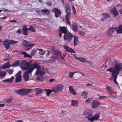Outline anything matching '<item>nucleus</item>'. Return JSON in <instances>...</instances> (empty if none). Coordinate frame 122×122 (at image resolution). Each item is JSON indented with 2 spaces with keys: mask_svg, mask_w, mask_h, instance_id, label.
<instances>
[{
  "mask_svg": "<svg viewBox=\"0 0 122 122\" xmlns=\"http://www.w3.org/2000/svg\"><path fill=\"white\" fill-rule=\"evenodd\" d=\"M115 62L114 67L109 68L107 70L112 73V77L110 78V80H111L113 78L114 83L115 84L118 85V83L116 81V79L120 71H122V63L116 60H115Z\"/></svg>",
  "mask_w": 122,
  "mask_h": 122,
  "instance_id": "obj_1",
  "label": "nucleus"
},
{
  "mask_svg": "<svg viewBox=\"0 0 122 122\" xmlns=\"http://www.w3.org/2000/svg\"><path fill=\"white\" fill-rule=\"evenodd\" d=\"M35 68L37 69L35 73V74L36 75L42 76L46 73L45 67L43 66H41L38 63L36 62H34L31 65L29 70V72H32Z\"/></svg>",
  "mask_w": 122,
  "mask_h": 122,
  "instance_id": "obj_2",
  "label": "nucleus"
},
{
  "mask_svg": "<svg viewBox=\"0 0 122 122\" xmlns=\"http://www.w3.org/2000/svg\"><path fill=\"white\" fill-rule=\"evenodd\" d=\"M65 8L66 14V15L65 18L67 23L70 25H71V24L70 21V16L71 15V10L70 7L68 3L66 4Z\"/></svg>",
  "mask_w": 122,
  "mask_h": 122,
  "instance_id": "obj_3",
  "label": "nucleus"
},
{
  "mask_svg": "<svg viewBox=\"0 0 122 122\" xmlns=\"http://www.w3.org/2000/svg\"><path fill=\"white\" fill-rule=\"evenodd\" d=\"M32 61H30L29 62L23 60L21 61L20 66L21 69L23 71L29 70L30 66L32 64Z\"/></svg>",
  "mask_w": 122,
  "mask_h": 122,
  "instance_id": "obj_4",
  "label": "nucleus"
},
{
  "mask_svg": "<svg viewBox=\"0 0 122 122\" xmlns=\"http://www.w3.org/2000/svg\"><path fill=\"white\" fill-rule=\"evenodd\" d=\"M86 115V118L92 122L94 121H97L100 117L99 114H96L94 116H93L92 113L90 112H88Z\"/></svg>",
  "mask_w": 122,
  "mask_h": 122,
  "instance_id": "obj_5",
  "label": "nucleus"
},
{
  "mask_svg": "<svg viewBox=\"0 0 122 122\" xmlns=\"http://www.w3.org/2000/svg\"><path fill=\"white\" fill-rule=\"evenodd\" d=\"M31 89H22L16 91L17 93L21 96L24 95L27 93L31 92Z\"/></svg>",
  "mask_w": 122,
  "mask_h": 122,
  "instance_id": "obj_6",
  "label": "nucleus"
},
{
  "mask_svg": "<svg viewBox=\"0 0 122 122\" xmlns=\"http://www.w3.org/2000/svg\"><path fill=\"white\" fill-rule=\"evenodd\" d=\"M74 37L73 35L70 32H68L66 33L64 36V39L70 42L71 40Z\"/></svg>",
  "mask_w": 122,
  "mask_h": 122,
  "instance_id": "obj_7",
  "label": "nucleus"
},
{
  "mask_svg": "<svg viewBox=\"0 0 122 122\" xmlns=\"http://www.w3.org/2000/svg\"><path fill=\"white\" fill-rule=\"evenodd\" d=\"M63 86L62 84H58L55 87L53 88V91L55 93L61 90L63 88Z\"/></svg>",
  "mask_w": 122,
  "mask_h": 122,
  "instance_id": "obj_8",
  "label": "nucleus"
},
{
  "mask_svg": "<svg viewBox=\"0 0 122 122\" xmlns=\"http://www.w3.org/2000/svg\"><path fill=\"white\" fill-rule=\"evenodd\" d=\"M21 71L18 72L15 75V82L16 83L21 82Z\"/></svg>",
  "mask_w": 122,
  "mask_h": 122,
  "instance_id": "obj_9",
  "label": "nucleus"
},
{
  "mask_svg": "<svg viewBox=\"0 0 122 122\" xmlns=\"http://www.w3.org/2000/svg\"><path fill=\"white\" fill-rule=\"evenodd\" d=\"M52 11L55 13V16L56 17H58L59 15H61V11L56 8H55L52 9Z\"/></svg>",
  "mask_w": 122,
  "mask_h": 122,
  "instance_id": "obj_10",
  "label": "nucleus"
},
{
  "mask_svg": "<svg viewBox=\"0 0 122 122\" xmlns=\"http://www.w3.org/2000/svg\"><path fill=\"white\" fill-rule=\"evenodd\" d=\"M30 66L29 67V70H28V71H25L23 74V76L24 78L25 81H28L29 78V74H30L32 72H29V70H30Z\"/></svg>",
  "mask_w": 122,
  "mask_h": 122,
  "instance_id": "obj_11",
  "label": "nucleus"
},
{
  "mask_svg": "<svg viewBox=\"0 0 122 122\" xmlns=\"http://www.w3.org/2000/svg\"><path fill=\"white\" fill-rule=\"evenodd\" d=\"M100 104L99 101L95 100H94L92 104V107L93 109L97 108L99 106Z\"/></svg>",
  "mask_w": 122,
  "mask_h": 122,
  "instance_id": "obj_12",
  "label": "nucleus"
},
{
  "mask_svg": "<svg viewBox=\"0 0 122 122\" xmlns=\"http://www.w3.org/2000/svg\"><path fill=\"white\" fill-rule=\"evenodd\" d=\"M51 49L54 55L57 56H62L61 53L60 51L58 50L55 49L54 47H52Z\"/></svg>",
  "mask_w": 122,
  "mask_h": 122,
  "instance_id": "obj_13",
  "label": "nucleus"
},
{
  "mask_svg": "<svg viewBox=\"0 0 122 122\" xmlns=\"http://www.w3.org/2000/svg\"><path fill=\"white\" fill-rule=\"evenodd\" d=\"M3 44L6 49H9L10 48V43L9 40H5L3 42Z\"/></svg>",
  "mask_w": 122,
  "mask_h": 122,
  "instance_id": "obj_14",
  "label": "nucleus"
},
{
  "mask_svg": "<svg viewBox=\"0 0 122 122\" xmlns=\"http://www.w3.org/2000/svg\"><path fill=\"white\" fill-rule=\"evenodd\" d=\"M106 89L108 91V94L110 95H112L114 94V91L113 89L111 87L107 85L106 86Z\"/></svg>",
  "mask_w": 122,
  "mask_h": 122,
  "instance_id": "obj_15",
  "label": "nucleus"
},
{
  "mask_svg": "<svg viewBox=\"0 0 122 122\" xmlns=\"http://www.w3.org/2000/svg\"><path fill=\"white\" fill-rule=\"evenodd\" d=\"M10 66V61H9L6 63H5L4 64L1 66L0 68L2 69H5L9 67Z\"/></svg>",
  "mask_w": 122,
  "mask_h": 122,
  "instance_id": "obj_16",
  "label": "nucleus"
},
{
  "mask_svg": "<svg viewBox=\"0 0 122 122\" xmlns=\"http://www.w3.org/2000/svg\"><path fill=\"white\" fill-rule=\"evenodd\" d=\"M115 29L117 33H122V25H119L117 27H115Z\"/></svg>",
  "mask_w": 122,
  "mask_h": 122,
  "instance_id": "obj_17",
  "label": "nucleus"
},
{
  "mask_svg": "<svg viewBox=\"0 0 122 122\" xmlns=\"http://www.w3.org/2000/svg\"><path fill=\"white\" fill-rule=\"evenodd\" d=\"M110 12L115 16H117L119 15V13L115 7L110 9Z\"/></svg>",
  "mask_w": 122,
  "mask_h": 122,
  "instance_id": "obj_18",
  "label": "nucleus"
},
{
  "mask_svg": "<svg viewBox=\"0 0 122 122\" xmlns=\"http://www.w3.org/2000/svg\"><path fill=\"white\" fill-rule=\"evenodd\" d=\"M64 48L67 52L73 53H76L75 51L74 50L68 46H64Z\"/></svg>",
  "mask_w": 122,
  "mask_h": 122,
  "instance_id": "obj_19",
  "label": "nucleus"
},
{
  "mask_svg": "<svg viewBox=\"0 0 122 122\" xmlns=\"http://www.w3.org/2000/svg\"><path fill=\"white\" fill-rule=\"evenodd\" d=\"M110 16V15L108 13H103L102 16V18L101 19V21H103L105 19L109 17Z\"/></svg>",
  "mask_w": 122,
  "mask_h": 122,
  "instance_id": "obj_20",
  "label": "nucleus"
},
{
  "mask_svg": "<svg viewBox=\"0 0 122 122\" xmlns=\"http://www.w3.org/2000/svg\"><path fill=\"white\" fill-rule=\"evenodd\" d=\"M59 31H60V32H61V33H64V34H65L66 33L68 32L67 31L66 28L64 26L62 27L61 26L60 28Z\"/></svg>",
  "mask_w": 122,
  "mask_h": 122,
  "instance_id": "obj_21",
  "label": "nucleus"
},
{
  "mask_svg": "<svg viewBox=\"0 0 122 122\" xmlns=\"http://www.w3.org/2000/svg\"><path fill=\"white\" fill-rule=\"evenodd\" d=\"M116 31L115 29V27L113 28L112 27H110L107 31L108 35H112L113 32Z\"/></svg>",
  "mask_w": 122,
  "mask_h": 122,
  "instance_id": "obj_22",
  "label": "nucleus"
},
{
  "mask_svg": "<svg viewBox=\"0 0 122 122\" xmlns=\"http://www.w3.org/2000/svg\"><path fill=\"white\" fill-rule=\"evenodd\" d=\"M50 10H41V13L44 15H48L50 14Z\"/></svg>",
  "mask_w": 122,
  "mask_h": 122,
  "instance_id": "obj_23",
  "label": "nucleus"
},
{
  "mask_svg": "<svg viewBox=\"0 0 122 122\" xmlns=\"http://www.w3.org/2000/svg\"><path fill=\"white\" fill-rule=\"evenodd\" d=\"M28 29L26 26H24L23 27L22 32L24 35H28Z\"/></svg>",
  "mask_w": 122,
  "mask_h": 122,
  "instance_id": "obj_24",
  "label": "nucleus"
},
{
  "mask_svg": "<svg viewBox=\"0 0 122 122\" xmlns=\"http://www.w3.org/2000/svg\"><path fill=\"white\" fill-rule=\"evenodd\" d=\"M73 37H74L73 44L74 46H75L78 44L79 42V41L78 40V37L77 36H75Z\"/></svg>",
  "mask_w": 122,
  "mask_h": 122,
  "instance_id": "obj_25",
  "label": "nucleus"
},
{
  "mask_svg": "<svg viewBox=\"0 0 122 122\" xmlns=\"http://www.w3.org/2000/svg\"><path fill=\"white\" fill-rule=\"evenodd\" d=\"M14 78V76H12L10 78L7 79H6L4 80L3 82H5L7 83H11L13 81Z\"/></svg>",
  "mask_w": 122,
  "mask_h": 122,
  "instance_id": "obj_26",
  "label": "nucleus"
},
{
  "mask_svg": "<svg viewBox=\"0 0 122 122\" xmlns=\"http://www.w3.org/2000/svg\"><path fill=\"white\" fill-rule=\"evenodd\" d=\"M69 91L73 95H75L76 93V92L75 91L74 89L72 86H70L69 87Z\"/></svg>",
  "mask_w": 122,
  "mask_h": 122,
  "instance_id": "obj_27",
  "label": "nucleus"
},
{
  "mask_svg": "<svg viewBox=\"0 0 122 122\" xmlns=\"http://www.w3.org/2000/svg\"><path fill=\"white\" fill-rule=\"evenodd\" d=\"M35 45V44H34L29 42L28 45L27 47L28 48L26 49V51H27L31 49Z\"/></svg>",
  "mask_w": 122,
  "mask_h": 122,
  "instance_id": "obj_28",
  "label": "nucleus"
},
{
  "mask_svg": "<svg viewBox=\"0 0 122 122\" xmlns=\"http://www.w3.org/2000/svg\"><path fill=\"white\" fill-rule=\"evenodd\" d=\"M44 90L46 91V95L49 96L51 93L53 92V88H52V90L50 89H44Z\"/></svg>",
  "mask_w": 122,
  "mask_h": 122,
  "instance_id": "obj_29",
  "label": "nucleus"
},
{
  "mask_svg": "<svg viewBox=\"0 0 122 122\" xmlns=\"http://www.w3.org/2000/svg\"><path fill=\"white\" fill-rule=\"evenodd\" d=\"M72 103L71 105L72 106H74L76 107L78 106V102L76 100H72Z\"/></svg>",
  "mask_w": 122,
  "mask_h": 122,
  "instance_id": "obj_30",
  "label": "nucleus"
},
{
  "mask_svg": "<svg viewBox=\"0 0 122 122\" xmlns=\"http://www.w3.org/2000/svg\"><path fill=\"white\" fill-rule=\"evenodd\" d=\"M78 60L82 62L85 63L87 61V59L85 57H79Z\"/></svg>",
  "mask_w": 122,
  "mask_h": 122,
  "instance_id": "obj_31",
  "label": "nucleus"
},
{
  "mask_svg": "<svg viewBox=\"0 0 122 122\" xmlns=\"http://www.w3.org/2000/svg\"><path fill=\"white\" fill-rule=\"evenodd\" d=\"M20 65V63L19 60H17L15 62L14 64L11 65V66H17Z\"/></svg>",
  "mask_w": 122,
  "mask_h": 122,
  "instance_id": "obj_32",
  "label": "nucleus"
},
{
  "mask_svg": "<svg viewBox=\"0 0 122 122\" xmlns=\"http://www.w3.org/2000/svg\"><path fill=\"white\" fill-rule=\"evenodd\" d=\"M21 53L24 55L25 57H28L29 58H31L32 56L29 54L25 52H22Z\"/></svg>",
  "mask_w": 122,
  "mask_h": 122,
  "instance_id": "obj_33",
  "label": "nucleus"
},
{
  "mask_svg": "<svg viewBox=\"0 0 122 122\" xmlns=\"http://www.w3.org/2000/svg\"><path fill=\"white\" fill-rule=\"evenodd\" d=\"M73 30L75 32H76L77 31V25L75 23H73L72 24Z\"/></svg>",
  "mask_w": 122,
  "mask_h": 122,
  "instance_id": "obj_34",
  "label": "nucleus"
},
{
  "mask_svg": "<svg viewBox=\"0 0 122 122\" xmlns=\"http://www.w3.org/2000/svg\"><path fill=\"white\" fill-rule=\"evenodd\" d=\"M29 42L26 40H24L22 42V45L25 47H27L28 45Z\"/></svg>",
  "mask_w": 122,
  "mask_h": 122,
  "instance_id": "obj_35",
  "label": "nucleus"
},
{
  "mask_svg": "<svg viewBox=\"0 0 122 122\" xmlns=\"http://www.w3.org/2000/svg\"><path fill=\"white\" fill-rule=\"evenodd\" d=\"M6 72L4 71H1L0 70V78L3 77L5 76Z\"/></svg>",
  "mask_w": 122,
  "mask_h": 122,
  "instance_id": "obj_36",
  "label": "nucleus"
},
{
  "mask_svg": "<svg viewBox=\"0 0 122 122\" xmlns=\"http://www.w3.org/2000/svg\"><path fill=\"white\" fill-rule=\"evenodd\" d=\"M37 49L39 51V52H38V53L40 55H43L45 53V52L44 51L41 49H39L37 48Z\"/></svg>",
  "mask_w": 122,
  "mask_h": 122,
  "instance_id": "obj_37",
  "label": "nucleus"
},
{
  "mask_svg": "<svg viewBox=\"0 0 122 122\" xmlns=\"http://www.w3.org/2000/svg\"><path fill=\"white\" fill-rule=\"evenodd\" d=\"M36 91V93L37 94H39V93H41L43 91L42 89L39 88H36L35 89Z\"/></svg>",
  "mask_w": 122,
  "mask_h": 122,
  "instance_id": "obj_38",
  "label": "nucleus"
},
{
  "mask_svg": "<svg viewBox=\"0 0 122 122\" xmlns=\"http://www.w3.org/2000/svg\"><path fill=\"white\" fill-rule=\"evenodd\" d=\"M36 79L38 81H43L44 80L42 77L40 76H37L36 78Z\"/></svg>",
  "mask_w": 122,
  "mask_h": 122,
  "instance_id": "obj_39",
  "label": "nucleus"
},
{
  "mask_svg": "<svg viewBox=\"0 0 122 122\" xmlns=\"http://www.w3.org/2000/svg\"><path fill=\"white\" fill-rule=\"evenodd\" d=\"M28 30L32 32H35L36 31V30L34 29V27L32 26H30L28 29Z\"/></svg>",
  "mask_w": 122,
  "mask_h": 122,
  "instance_id": "obj_40",
  "label": "nucleus"
},
{
  "mask_svg": "<svg viewBox=\"0 0 122 122\" xmlns=\"http://www.w3.org/2000/svg\"><path fill=\"white\" fill-rule=\"evenodd\" d=\"M76 73H77L76 71L75 72H71L69 74L68 77L70 78H72L73 77L74 74Z\"/></svg>",
  "mask_w": 122,
  "mask_h": 122,
  "instance_id": "obj_41",
  "label": "nucleus"
},
{
  "mask_svg": "<svg viewBox=\"0 0 122 122\" xmlns=\"http://www.w3.org/2000/svg\"><path fill=\"white\" fill-rule=\"evenodd\" d=\"M93 100V99L92 98H88L87 100H86L85 102V103L87 102L88 103H89L90 102L92 101Z\"/></svg>",
  "mask_w": 122,
  "mask_h": 122,
  "instance_id": "obj_42",
  "label": "nucleus"
},
{
  "mask_svg": "<svg viewBox=\"0 0 122 122\" xmlns=\"http://www.w3.org/2000/svg\"><path fill=\"white\" fill-rule=\"evenodd\" d=\"M46 4L49 6H51L52 5L51 2L50 1H48L46 2Z\"/></svg>",
  "mask_w": 122,
  "mask_h": 122,
  "instance_id": "obj_43",
  "label": "nucleus"
},
{
  "mask_svg": "<svg viewBox=\"0 0 122 122\" xmlns=\"http://www.w3.org/2000/svg\"><path fill=\"white\" fill-rule=\"evenodd\" d=\"M37 51L36 50H33L32 52L30 54V56H33L35 55L36 53V52Z\"/></svg>",
  "mask_w": 122,
  "mask_h": 122,
  "instance_id": "obj_44",
  "label": "nucleus"
},
{
  "mask_svg": "<svg viewBox=\"0 0 122 122\" xmlns=\"http://www.w3.org/2000/svg\"><path fill=\"white\" fill-rule=\"evenodd\" d=\"M12 101V99L11 98H8L5 100V101L6 103H10Z\"/></svg>",
  "mask_w": 122,
  "mask_h": 122,
  "instance_id": "obj_45",
  "label": "nucleus"
},
{
  "mask_svg": "<svg viewBox=\"0 0 122 122\" xmlns=\"http://www.w3.org/2000/svg\"><path fill=\"white\" fill-rule=\"evenodd\" d=\"M9 41L10 42V44H16L17 42V41H14L9 40Z\"/></svg>",
  "mask_w": 122,
  "mask_h": 122,
  "instance_id": "obj_46",
  "label": "nucleus"
},
{
  "mask_svg": "<svg viewBox=\"0 0 122 122\" xmlns=\"http://www.w3.org/2000/svg\"><path fill=\"white\" fill-rule=\"evenodd\" d=\"M99 96V99H103V98H106L108 97H107L106 96H100L99 95H98Z\"/></svg>",
  "mask_w": 122,
  "mask_h": 122,
  "instance_id": "obj_47",
  "label": "nucleus"
},
{
  "mask_svg": "<svg viewBox=\"0 0 122 122\" xmlns=\"http://www.w3.org/2000/svg\"><path fill=\"white\" fill-rule=\"evenodd\" d=\"M13 71L14 70L12 69H9L7 71V72L10 74H12Z\"/></svg>",
  "mask_w": 122,
  "mask_h": 122,
  "instance_id": "obj_48",
  "label": "nucleus"
},
{
  "mask_svg": "<svg viewBox=\"0 0 122 122\" xmlns=\"http://www.w3.org/2000/svg\"><path fill=\"white\" fill-rule=\"evenodd\" d=\"M82 96H87V93L85 91H84L82 92Z\"/></svg>",
  "mask_w": 122,
  "mask_h": 122,
  "instance_id": "obj_49",
  "label": "nucleus"
},
{
  "mask_svg": "<svg viewBox=\"0 0 122 122\" xmlns=\"http://www.w3.org/2000/svg\"><path fill=\"white\" fill-rule=\"evenodd\" d=\"M79 35L82 36H83L85 35L84 32L82 31H80L79 32Z\"/></svg>",
  "mask_w": 122,
  "mask_h": 122,
  "instance_id": "obj_50",
  "label": "nucleus"
},
{
  "mask_svg": "<svg viewBox=\"0 0 122 122\" xmlns=\"http://www.w3.org/2000/svg\"><path fill=\"white\" fill-rule=\"evenodd\" d=\"M73 56L75 57V58H76V59L78 60L79 57H77L76 54H74L73 55Z\"/></svg>",
  "mask_w": 122,
  "mask_h": 122,
  "instance_id": "obj_51",
  "label": "nucleus"
},
{
  "mask_svg": "<svg viewBox=\"0 0 122 122\" xmlns=\"http://www.w3.org/2000/svg\"><path fill=\"white\" fill-rule=\"evenodd\" d=\"M36 12L40 14V10L39 9H37L36 10Z\"/></svg>",
  "mask_w": 122,
  "mask_h": 122,
  "instance_id": "obj_52",
  "label": "nucleus"
},
{
  "mask_svg": "<svg viewBox=\"0 0 122 122\" xmlns=\"http://www.w3.org/2000/svg\"><path fill=\"white\" fill-rule=\"evenodd\" d=\"M9 22H17V21L16 20H10L9 21Z\"/></svg>",
  "mask_w": 122,
  "mask_h": 122,
  "instance_id": "obj_53",
  "label": "nucleus"
},
{
  "mask_svg": "<svg viewBox=\"0 0 122 122\" xmlns=\"http://www.w3.org/2000/svg\"><path fill=\"white\" fill-rule=\"evenodd\" d=\"M16 32L17 33L19 34H20L21 33V30L20 29L18 30H17Z\"/></svg>",
  "mask_w": 122,
  "mask_h": 122,
  "instance_id": "obj_54",
  "label": "nucleus"
},
{
  "mask_svg": "<svg viewBox=\"0 0 122 122\" xmlns=\"http://www.w3.org/2000/svg\"><path fill=\"white\" fill-rule=\"evenodd\" d=\"M66 56V54H64L63 55V56H61V58L62 59H64V57H65Z\"/></svg>",
  "mask_w": 122,
  "mask_h": 122,
  "instance_id": "obj_55",
  "label": "nucleus"
},
{
  "mask_svg": "<svg viewBox=\"0 0 122 122\" xmlns=\"http://www.w3.org/2000/svg\"><path fill=\"white\" fill-rule=\"evenodd\" d=\"M45 71L48 74H51V73H50V72H49L48 69L47 68H46V69Z\"/></svg>",
  "mask_w": 122,
  "mask_h": 122,
  "instance_id": "obj_56",
  "label": "nucleus"
},
{
  "mask_svg": "<svg viewBox=\"0 0 122 122\" xmlns=\"http://www.w3.org/2000/svg\"><path fill=\"white\" fill-rule=\"evenodd\" d=\"M5 106L4 104H0V107H3Z\"/></svg>",
  "mask_w": 122,
  "mask_h": 122,
  "instance_id": "obj_57",
  "label": "nucleus"
},
{
  "mask_svg": "<svg viewBox=\"0 0 122 122\" xmlns=\"http://www.w3.org/2000/svg\"><path fill=\"white\" fill-rule=\"evenodd\" d=\"M76 72L77 73H80V74H81L82 76H86V75H84L83 73H82L81 72H79V71H76Z\"/></svg>",
  "mask_w": 122,
  "mask_h": 122,
  "instance_id": "obj_58",
  "label": "nucleus"
},
{
  "mask_svg": "<svg viewBox=\"0 0 122 122\" xmlns=\"http://www.w3.org/2000/svg\"><path fill=\"white\" fill-rule=\"evenodd\" d=\"M119 12L121 14H122V8L119 10Z\"/></svg>",
  "mask_w": 122,
  "mask_h": 122,
  "instance_id": "obj_59",
  "label": "nucleus"
},
{
  "mask_svg": "<svg viewBox=\"0 0 122 122\" xmlns=\"http://www.w3.org/2000/svg\"><path fill=\"white\" fill-rule=\"evenodd\" d=\"M15 121L17 122H22V121L21 120H17Z\"/></svg>",
  "mask_w": 122,
  "mask_h": 122,
  "instance_id": "obj_60",
  "label": "nucleus"
},
{
  "mask_svg": "<svg viewBox=\"0 0 122 122\" xmlns=\"http://www.w3.org/2000/svg\"><path fill=\"white\" fill-rule=\"evenodd\" d=\"M55 80L53 79H50L49 80L50 82H52L54 81Z\"/></svg>",
  "mask_w": 122,
  "mask_h": 122,
  "instance_id": "obj_61",
  "label": "nucleus"
},
{
  "mask_svg": "<svg viewBox=\"0 0 122 122\" xmlns=\"http://www.w3.org/2000/svg\"><path fill=\"white\" fill-rule=\"evenodd\" d=\"M73 11V12L75 14H76V11L75 8H74V9L72 10Z\"/></svg>",
  "mask_w": 122,
  "mask_h": 122,
  "instance_id": "obj_62",
  "label": "nucleus"
},
{
  "mask_svg": "<svg viewBox=\"0 0 122 122\" xmlns=\"http://www.w3.org/2000/svg\"><path fill=\"white\" fill-rule=\"evenodd\" d=\"M59 32H60V33H59V36L60 37H61L62 36V33H61V32H60V31H59Z\"/></svg>",
  "mask_w": 122,
  "mask_h": 122,
  "instance_id": "obj_63",
  "label": "nucleus"
},
{
  "mask_svg": "<svg viewBox=\"0 0 122 122\" xmlns=\"http://www.w3.org/2000/svg\"><path fill=\"white\" fill-rule=\"evenodd\" d=\"M92 84H87L86 85V86H92Z\"/></svg>",
  "mask_w": 122,
  "mask_h": 122,
  "instance_id": "obj_64",
  "label": "nucleus"
}]
</instances>
